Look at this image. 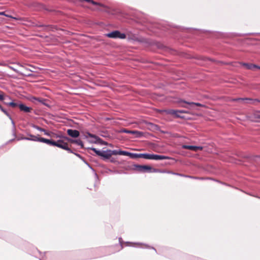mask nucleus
Instances as JSON below:
<instances>
[{"label": "nucleus", "mask_w": 260, "mask_h": 260, "mask_svg": "<svg viewBox=\"0 0 260 260\" xmlns=\"http://www.w3.org/2000/svg\"><path fill=\"white\" fill-rule=\"evenodd\" d=\"M134 169L140 172H158V170L152 169L151 167L146 165H134Z\"/></svg>", "instance_id": "1"}, {"label": "nucleus", "mask_w": 260, "mask_h": 260, "mask_svg": "<svg viewBox=\"0 0 260 260\" xmlns=\"http://www.w3.org/2000/svg\"><path fill=\"white\" fill-rule=\"evenodd\" d=\"M142 158L152 160H162L168 159L167 156L161 155L154 154H148V153H142Z\"/></svg>", "instance_id": "2"}, {"label": "nucleus", "mask_w": 260, "mask_h": 260, "mask_svg": "<svg viewBox=\"0 0 260 260\" xmlns=\"http://www.w3.org/2000/svg\"><path fill=\"white\" fill-rule=\"evenodd\" d=\"M105 36L110 38L117 39L119 38L124 39L126 38V35L124 33H121L119 30H114L105 35Z\"/></svg>", "instance_id": "3"}, {"label": "nucleus", "mask_w": 260, "mask_h": 260, "mask_svg": "<svg viewBox=\"0 0 260 260\" xmlns=\"http://www.w3.org/2000/svg\"><path fill=\"white\" fill-rule=\"evenodd\" d=\"M84 138L88 139V141L91 143H98L100 142L101 139L98 136L91 134L88 132L86 133L84 136Z\"/></svg>", "instance_id": "4"}, {"label": "nucleus", "mask_w": 260, "mask_h": 260, "mask_svg": "<svg viewBox=\"0 0 260 260\" xmlns=\"http://www.w3.org/2000/svg\"><path fill=\"white\" fill-rule=\"evenodd\" d=\"M54 146H56L57 147L66 150L70 153H73L72 150L70 148H69L68 144L62 140H59L57 141H55Z\"/></svg>", "instance_id": "5"}, {"label": "nucleus", "mask_w": 260, "mask_h": 260, "mask_svg": "<svg viewBox=\"0 0 260 260\" xmlns=\"http://www.w3.org/2000/svg\"><path fill=\"white\" fill-rule=\"evenodd\" d=\"M182 148L183 149H186L193 150L196 152L198 151L199 150H201L203 149V147H202V146H196L187 145H183L182 146Z\"/></svg>", "instance_id": "6"}, {"label": "nucleus", "mask_w": 260, "mask_h": 260, "mask_svg": "<svg viewBox=\"0 0 260 260\" xmlns=\"http://www.w3.org/2000/svg\"><path fill=\"white\" fill-rule=\"evenodd\" d=\"M67 134L72 138H77L79 136V132L76 129H69Z\"/></svg>", "instance_id": "7"}, {"label": "nucleus", "mask_w": 260, "mask_h": 260, "mask_svg": "<svg viewBox=\"0 0 260 260\" xmlns=\"http://www.w3.org/2000/svg\"><path fill=\"white\" fill-rule=\"evenodd\" d=\"M65 139L67 140V141H68L69 142H70V143H75L77 145L80 146L81 147V148H83V143L82 142V141L80 140V139H78V140H74V139H70V138H69L68 137H64Z\"/></svg>", "instance_id": "8"}, {"label": "nucleus", "mask_w": 260, "mask_h": 260, "mask_svg": "<svg viewBox=\"0 0 260 260\" xmlns=\"http://www.w3.org/2000/svg\"><path fill=\"white\" fill-rule=\"evenodd\" d=\"M28 139H26V140H28V141H35V142H40V140L41 139V137H39V135H37V136H35V135H31V134H28Z\"/></svg>", "instance_id": "9"}, {"label": "nucleus", "mask_w": 260, "mask_h": 260, "mask_svg": "<svg viewBox=\"0 0 260 260\" xmlns=\"http://www.w3.org/2000/svg\"><path fill=\"white\" fill-rule=\"evenodd\" d=\"M19 108L21 111H22L26 113H29L31 111V108L27 106H26L24 104H20L18 105Z\"/></svg>", "instance_id": "10"}, {"label": "nucleus", "mask_w": 260, "mask_h": 260, "mask_svg": "<svg viewBox=\"0 0 260 260\" xmlns=\"http://www.w3.org/2000/svg\"><path fill=\"white\" fill-rule=\"evenodd\" d=\"M32 127H33L34 128H35V129H37V130H38V131H40V132H44V134H45V135H47V136H51V133H50V132H49L47 131H46V130H45V129H44V128H41V127H39V126H38V125H32Z\"/></svg>", "instance_id": "11"}, {"label": "nucleus", "mask_w": 260, "mask_h": 260, "mask_svg": "<svg viewBox=\"0 0 260 260\" xmlns=\"http://www.w3.org/2000/svg\"><path fill=\"white\" fill-rule=\"evenodd\" d=\"M0 110L7 116L8 117V118L11 120V123L13 126V127L15 128V123L13 121V120L12 119L11 115H10V114L6 110H5L3 107L2 106L0 107Z\"/></svg>", "instance_id": "12"}, {"label": "nucleus", "mask_w": 260, "mask_h": 260, "mask_svg": "<svg viewBox=\"0 0 260 260\" xmlns=\"http://www.w3.org/2000/svg\"><path fill=\"white\" fill-rule=\"evenodd\" d=\"M40 142L44 143L50 145L54 146L55 141L47 139L44 138H41Z\"/></svg>", "instance_id": "13"}, {"label": "nucleus", "mask_w": 260, "mask_h": 260, "mask_svg": "<svg viewBox=\"0 0 260 260\" xmlns=\"http://www.w3.org/2000/svg\"><path fill=\"white\" fill-rule=\"evenodd\" d=\"M102 154L101 156H102L105 158L108 159L111 156V154L110 152V150H107L106 151H104L102 152Z\"/></svg>", "instance_id": "14"}, {"label": "nucleus", "mask_w": 260, "mask_h": 260, "mask_svg": "<svg viewBox=\"0 0 260 260\" xmlns=\"http://www.w3.org/2000/svg\"><path fill=\"white\" fill-rule=\"evenodd\" d=\"M242 64L249 70H253V69L256 68V67H258V66L253 64L242 63Z\"/></svg>", "instance_id": "15"}, {"label": "nucleus", "mask_w": 260, "mask_h": 260, "mask_svg": "<svg viewBox=\"0 0 260 260\" xmlns=\"http://www.w3.org/2000/svg\"><path fill=\"white\" fill-rule=\"evenodd\" d=\"M184 103L187 105V106H183L184 107H186V108H192L194 105H197V106L201 105V104L199 103H193V102H190V103L184 102Z\"/></svg>", "instance_id": "16"}, {"label": "nucleus", "mask_w": 260, "mask_h": 260, "mask_svg": "<svg viewBox=\"0 0 260 260\" xmlns=\"http://www.w3.org/2000/svg\"><path fill=\"white\" fill-rule=\"evenodd\" d=\"M253 118L256 121H260V111L256 112L253 114Z\"/></svg>", "instance_id": "17"}, {"label": "nucleus", "mask_w": 260, "mask_h": 260, "mask_svg": "<svg viewBox=\"0 0 260 260\" xmlns=\"http://www.w3.org/2000/svg\"><path fill=\"white\" fill-rule=\"evenodd\" d=\"M141 155L142 154L133 153L130 152L129 156L132 158H142V156Z\"/></svg>", "instance_id": "18"}, {"label": "nucleus", "mask_w": 260, "mask_h": 260, "mask_svg": "<svg viewBox=\"0 0 260 260\" xmlns=\"http://www.w3.org/2000/svg\"><path fill=\"white\" fill-rule=\"evenodd\" d=\"M33 99L35 101H37L43 104L44 105H47V104L46 103V100L45 99H39V98H33Z\"/></svg>", "instance_id": "19"}, {"label": "nucleus", "mask_w": 260, "mask_h": 260, "mask_svg": "<svg viewBox=\"0 0 260 260\" xmlns=\"http://www.w3.org/2000/svg\"><path fill=\"white\" fill-rule=\"evenodd\" d=\"M233 101H252V99H248V98H237V99H233L232 100Z\"/></svg>", "instance_id": "20"}, {"label": "nucleus", "mask_w": 260, "mask_h": 260, "mask_svg": "<svg viewBox=\"0 0 260 260\" xmlns=\"http://www.w3.org/2000/svg\"><path fill=\"white\" fill-rule=\"evenodd\" d=\"M122 132L123 133H127V134H137V133H139L138 131H129V130H127L126 129H122Z\"/></svg>", "instance_id": "21"}, {"label": "nucleus", "mask_w": 260, "mask_h": 260, "mask_svg": "<svg viewBox=\"0 0 260 260\" xmlns=\"http://www.w3.org/2000/svg\"><path fill=\"white\" fill-rule=\"evenodd\" d=\"M89 149H90L91 150H92L93 151H94L98 156H100L102 154V152L100 150H98L97 149H96L95 148H90Z\"/></svg>", "instance_id": "22"}, {"label": "nucleus", "mask_w": 260, "mask_h": 260, "mask_svg": "<svg viewBox=\"0 0 260 260\" xmlns=\"http://www.w3.org/2000/svg\"><path fill=\"white\" fill-rule=\"evenodd\" d=\"M5 104L7 105L11 106L12 107H15L18 106V105L17 103H15L13 102H10V103H5Z\"/></svg>", "instance_id": "23"}, {"label": "nucleus", "mask_w": 260, "mask_h": 260, "mask_svg": "<svg viewBox=\"0 0 260 260\" xmlns=\"http://www.w3.org/2000/svg\"><path fill=\"white\" fill-rule=\"evenodd\" d=\"M111 155H120V150H110Z\"/></svg>", "instance_id": "24"}, {"label": "nucleus", "mask_w": 260, "mask_h": 260, "mask_svg": "<svg viewBox=\"0 0 260 260\" xmlns=\"http://www.w3.org/2000/svg\"><path fill=\"white\" fill-rule=\"evenodd\" d=\"M129 154H130V152H129L123 151V150H120V155L129 156Z\"/></svg>", "instance_id": "25"}, {"label": "nucleus", "mask_w": 260, "mask_h": 260, "mask_svg": "<svg viewBox=\"0 0 260 260\" xmlns=\"http://www.w3.org/2000/svg\"><path fill=\"white\" fill-rule=\"evenodd\" d=\"M80 1H86L88 3H91V4H92L93 5H100L99 3L95 2L92 0H80Z\"/></svg>", "instance_id": "26"}, {"label": "nucleus", "mask_w": 260, "mask_h": 260, "mask_svg": "<svg viewBox=\"0 0 260 260\" xmlns=\"http://www.w3.org/2000/svg\"><path fill=\"white\" fill-rule=\"evenodd\" d=\"M9 68L10 69H11V70H13L14 72H15L16 73H20V74L21 75H25L24 73H20L17 70L14 69L13 67H11V66H9Z\"/></svg>", "instance_id": "27"}, {"label": "nucleus", "mask_w": 260, "mask_h": 260, "mask_svg": "<svg viewBox=\"0 0 260 260\" xmlns=\"http://www.w3.org/2000/svg\"><path fill=\"white\" fill-rule=\"evenodd\" d=\"M126 243H127V245H129L128 244H130V243H129V242H127ZM135 245H142V244L139 243H131V246H134Z\"/></svg>", "instance_id": "28"}, {"label": "nucleus", "mask_w": 260, "mask_h": 260, "mask_svg": "<svg viewBox=\"0 0 260 260\" xmlns=\"http://www.w3.org/2000/svg\"><path fill=\"white\" fill-rule=\"evenodd\" d=\"M6 17H9V18H11L14 19H15V20H19V19H19V18H18L13 17V16H12L11 15H8V14H6Z\"/></svg>", "instance_id": "29"}, {"label": "nucleus", "mask_w": 260, "mask_h": 260, "mask_svg": "<svg viewBox=\"0 0 260 260\" xmlns=\"http://www.w3.org/2000/svg\"><path fill=\"white\" fill-rule=\"evenodd\" d=\"M184 112L183 111H173V113L176 114L177 116H179V115L177 114V113H183Z\"/></svg>", "instance_id": "30"}, {"label": "nucleus", "mask_w": 260, "mask_h": 260, "mask_svg": "<svg viewBox=\"0 0 260 260\" xmlns=\"http://www.w3.org/2000/svg\"><path fill=\"white\" fill-rule=\"evenodd\" d=\"M176 175H179V176H184L185 177H187V178H193L192 177L190 176H187V175H183L182 174H178V173H176L175 174Z\"/></svg>", "instance_id": "31"}, {"label": "nucleus", "mask_w": 260, "mask_h": 260, "mask_svg": "<svg viewBox=\"0 0 260 260\" xmlns=\"http://www.w3.org/2000/svg\"><path fill=\"white\" fill-rule=\"evenodd\" d=\"M5 99L4 96L2 94H0V101H2Z\"/></svg>", "instance_id": "32"}, {"label": "nucleus", "mask_w": 260, "mask_h": 260, "mask_svg": "<svg viewBox=\"0 0 260 260\" xmlns=\"http://www.w3.org/2000/svg\"><path fill=\"white\" fill-rule=\"evenodd\" d=\"M26 139H28L27 137H22L21 138H18V140H26Z\"/></svg>", "instance_id": "33"}, {"label": "nucleus", "mask_w": 260, "mask_h": 260, "mask_svg": "<svg viewBox=\"0 0 260 260\" xmlns=\"http://www.w3.org/2000/svg\"><path fill=\"white\" fill-rule=\"evenodd\" d=\"M17 64L20 67L23 68L25 70H26V68H25L22 64H21L20 63H18Z\"/></svg>", "instance_id": "34"}, {"label": "nucleus", "mask_w": 260, "mask_h": 260, "mask_svg": "<svg viewBox=\"0 0 260 260\" xmlns=\"http://www.w3.org/2000/svg\"><path fill=\"white\" fill-rule=\"evenodd\" d=\"M0 15H3L6 16V14L5 12H0Z\"/></svg>", "instance_id": "35"}, {"label": "nucleus", "mask_w": 260, "mask_h": 260, "mask_svg": "<svg viewBox=\"0 0 260 260\" xmlns=\"http://www.w3.org/2000/svg\"><path fill=\"white\" fill-rule=\"evenodd\" d=\"M75 154L77 156H78L79 157H81L80 155L79 154H77V153H75Z\"/></svg>", "instance_id": "36"}, {"label": "nucleus", "mask_w": 260, "mask_h": 260, "mask_svg": "<svg viewBox=\"0 0 260 260\" xmlns=\"http://www.w3.org/2000/svg\"><path fill=\"white\" fill-rule=\"evenodd\" d=\"M142 247L143 248H149L150 247L147 245H145L144 246H143Z\"/></svg>", "instance_id": "37"}, {"label": "nucleus", "mask_w": 260, "mask_h": 260, "mask_svg": "<svg viewBox=\"0 0 260 260\" xmlns=\"http://www.w3.org/2000/svg\"><path fill=\"white\" fill-rule=\"evenodd\" d=\"M62 136H59V135H57L56 136V138H62Z\"/></svg>", "instance_id": "38"}, {"label": "nucleus", "mask_w": 260, "mask_h": 260, "mask_svg": "<svg viewBox=\"0 0 260 260\" xmlns=\"http://www.w3.org/2000/svg\"><path fill=\"white\" fill-rule=\"evenodd\" d=\"M121 240H122L121 238H120L119 239V242H120V243H121Z\"/></svg>", "instance_id": "39"}, {"label": "nucleus", "mask_w": 260, "mask_h": 260, "mask_svg": "<svg viewBox=\"0 0 260 260\" xmlns=\"http://www.w3.org/2000/svg\"><path fill=\"white\" fill-rule=\"evenodd\" d=\"M256 68L260 69V66H258V67H256Z\"/></svg>", "instance_id": "40"}, {"label": "nucleus", "mask_w": 260, "mask_h": 260, "mask_svg": "<svg viewBox=\"0 0 260 260\" xmlns=\"http://www.w3.org/2000/svg\"><path fill=\"white\" fill-rule=\"evenodd\" d=\"M2 107V106L0 105V107Z\"/></svg>", "instance_id": "41"}]
</instances>
